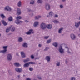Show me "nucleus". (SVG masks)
<instances>
[{
	"label": "nucleus",
	"instance_id": "nucleus-31",
	"mask_svg": "<svg viewBox=\"0 0 80 80\" xmlns=\"http://www.w3.org/2000/svg\"><path fill=\"white\" fill-rule=\"evenodd\" d=\"M8 20L10 22H12V21L13 20L12 19V17L11 16L9 18Z\"/></svg>",
	"mask_w": 80,
	"mask_h": 80
},
{
	"label": "nucleus",
	"instance_id": "nucleus-59",
	"mask_svg": "<svg viewBox=\"0 0 80 80\" xmlns=\"http://www.w3.org/2000/svg\"><path fill=\"white\" fill-rule=\"evenodd\" d=\"M0 25H1V23H0Z\"/></svg>",
	"mask_w": 80,
	"mask_h": 80
},
{
	"label": "nucleus",
	"instance_id": "nucleus-52",
	"mask_svg": "<svg viewBox=\"0 0 80 80\" xmlns=\"http://www.w3.org/2000/svg\"><path fill=\"white\" fill-rule=\"evenodd\" d=\"M62 2H65L66 1V0H62Z\"/></svg>",
	"mask_w": 80,
	"mask_h": 80
},
{
	"label": "nucleus",
	"instance_id": "nucleus-39",
	"mask_svg": "<svg viewBox=\"0 0 80 80\" xmlns=\"http://www.w3.org/2000/svg\"><path fill=\"white\" fill-rule=\"evenodd\" d=\"M71 80H75V78L74 77H72L71 78Z\"/></svg>",
	"mask_w": 80,
	"mask_h": 80
},
{
	"label": "nucleus",
	"instance_id": "nucleus-8",
	"mask_svg": "<svg viewBox=\"0 0 80 80\" xmlns=\"http://www.w3.org/2000/svg\"><path fill=\"white\" fill-rule=\"evenodd\" d=\"M4 10L6 11H11L12 10V8L9 6H8L5 8Z\"/></svg>",
	"mask_w": 80,
	"mask_h": 80
},
{
	"label": "nucleus",
	"instance_id": "nucleus-48",
	"mask_svg": "<svg viewBox=\"0 0 80 80\" xmlns=\"http://www.w3.org/2000/svg\"><path fill=\"white\" fill-rule=\"evenodd\" d=\"M65 48H66V49H67V50H69V48H68V47L67 46H66L65 47Z\"/></svg>",
	"mask_w": 80,
	"mask_h": 80
},
{
	"label": "nucleus",
	"instance_id": "nucleus-42",
	"mask_svg": "<svg viewBox=\"0 0 80 80\" xmlns=\"http://www.w3.org/2000/svg\"><path fill=\"white\" fill-rule=\"evenodd\" d=\"M38 47L39 48H41V47H42V44H38Z\"/></svg>",
	"mask_w": 80,
	"mask_h": 80
},
{
	"label": "nucleus",
	"instance_id": "nucleus-28",
	"mask_svg": "<svg viewBox=\"0 0 80 80\" xmlns=\"http://www.w3.org/2000/svg\"><path fill=\"white\" fill-rule=\"evenodd\" d=\"M52 22H53L54 23H59V22L57 20H54L52 21Z\"/></svg>",
	"mask_w": 80,
	"mask_h": 80
},
{
	"label": "nucleus",
	"instance_id": "nucleus-36",
	"mask_svg": "<svg viewBox=\"0 0 80 80\" xmlns=\"http://www.w3.org/2000/svg\"><path fill=\"white\" fill-rule=\"evenodd\" d=\"M48 49H49V48H48V47H46L44 50V51H47V50H48Z\"/></svg>",
	"mask_w": 80,
	"mask_h": 80
},
{
	"label": "nucleus",
	"instance_id": "nucleus-18",
	"mask_svg": "<svg viewBox=\"0 0 80 80\" xmlns=\"http://www.w3.org/2000/svg\"><path fill=\"white\" fill-rule=\"evenodd\" d=\"M52 45H53V46H54V47H55V48H57V47H58V43L57 42H53L52 44Z\"/></svg>",
	"mask_w": 80,
	"mask_h": 80
},
{
	"label": "nucleus",
	"instance_id": "nucleus-60",
	"mask_svg": "<svg viewBox=\"0 0 80 80\" xmlns=\"http://www.w3.org/2000/svg\"><path fill=\"white\" fill-rule=\"evenodd\" d=\"M79 31H80V28H79Z\"/></svg>",
	"mask_w": 80,
	"mask_h": 80
},
{
	"label": "nucleus",
	"instance_id": "nucleus-15",
	"mask_svg": "<svg viewBox=\"0 0 80 80\" xmlns=\"http://www.w3.org/2000/svg\"><path fill=\"white\" fill-rule=\"evenodd\" d=\"M21 57H22V58H25V57H26L25 54H24V52H21Z\"/></svg>",
	"mask_w": 80,
	"mask_h": 80
},
{
	"label": "nucleus",
	"instance_id": "nucleus-30",
	"mask_svg": "<svg viewBox=\"0 0 80 80\" xmlns=\"http://www.w3.org/2000/svg\"><path fill=\"white\" fill-rule=\"evenodd\" d=\"M29 65H35V62H28Z\"/></svg>",
	"mask_w": 80,
	"mask_h": 80
},
{
	"label": "nucleus",
	"instance_id": "nucleus-26",
	"mask_svg": "<svg viewBox=\"0 0 80 80\" xmlns=\"http://www.w3.org/2000/svg\"><path fill=\"white\" fill-rule=\"evenodd\" d=\"M14 65L16 67H19L20 66V64L19 62H15L14 63Z\"/></svg>",
	"mask_w": 80,
	"mask_h": 80
},
{
	"label": "nucleus",
	"instance_id": "nucleus-6",
	"mask_svg": "<svg viewBox=\"0 0 80 80\" xmlns=\"http://www.w3.org/2000/svg\"><path fill=\"white\" fill-rule=\"evenodd\" d=\"M80 25V21L79 22H76L75 23V26L76 28H78Z\"/></svg>",
	"mask_w": 80,
	"mask_h": 80
},
{
	"label": "nucleus",
	"instance_id": "nucleus-38",
	"mask_svg": "<svg viewBox=\"0 0 80 80\" xmlns=\"http://www.w3.org/2000/svg\"><path fill=\"white\" fill-rule=\"evenodd\" d=\"M9 31H10L9 29L8 28V29H6V33H8V32H9Z\"/></svg>",
	"mask_w": 80,
	"mask_h": 80
},
{
	"label": "nucleus",
	"instance_id": "nucleus-19",
	"mask_svg": "<svg viewBox=\"0 0 80 80\" xmlns=\"http://www.w3.org/2000/svg\"><path fill=\"white\" fill-rule=\"evenodd\" d=\"M17 5L19 7H22V2L21 1H19L18 2L17 4Z\"/></svg>",
	"mask_w": 80,
	"mask_h": 80
},
{
	"label": "nucleus",
	"instance_id": "nucleus-1",
	"mask_svg": "<svg viewBox=\"0 0 80 80\" xmlns=\"http://www.w3.org/2000/svg\"><path fill=\"white\" fill-rule=\"evenodd\" d=\"M16 18L17 20L15 21V23H16L17 24V25H18V24H20V23H22L23 22V21H21L18 20V19H19V20L22 19V17H21V16H18Z\"/></svg>",
	"mask_w": 80,
	"mask_h": 80
},
{
	"label": "nucleus",
	"instance_id": "nucleus-9",
	"mask_svg": "<svg viewBox=\"0 0 80 80\" xmlns=\"http://www.w3.org/2000/svg\"><path fill=\"white\" fill-rule=\"evenodd\" d=\"M15 70L16 72H18V73L22 72V71H23L22 68H15Z\"/></svg>",
	"mask_w": 80,
	"mask_h": 80
},
{
	"label": "nucleus",
	"instance_id": "nucleus-47",
	"mask_svg": "<svg viewBox=\"0 0 80 80\" xmlns=\"http://www.w3.org/2000/svg\"><path fill=\"white\" fill-rule=\"evenodd\" d=\"M67 52L68 53H71V52H70V50H69V49L68 50Z\"/></svg>",
	"mask_w": 80,
	"mask_h": 80
},
{
	"label": "nucleus",
	"instance_id": "nucleus-16",
	"mask_svg": "<svg viewBox=\"0 0 80 80\" xmlns=\"http://www.w3.org/2000/svg\"><path fill=\"white\" fill-rule=\"evenodd\" d=\"M22 47L24 48H27L28 47V44L27 43H24L22 44Z\"/></svg>",
	"mask_w": 80,
	"mask_h": 80
},
{
	"label": "nucleus",
	"instance_id": "nucleus-14",
	"mask_svg": "<svg viewBox=\"0 0 80 80\" xmlns=\"http://www.w3.org/2000/svg\"><path fill=\"white\" fill-rule=\"evenodd\" d=\"M45 8L47 10H49L50 9V6L48 4H46V5Z\"/></svg>",
	"mask_w": 80,
	"mask_h": 80
},
{
	"label": "nucleus",
	"instance_id": "nucleus-46",
	"mask_svg": "<svg viewBox=\"0 0 80 80\" xmlns=\"http://www.w3.org/2000/svg\"><path fill=\"white\" fill-rule=\"evenodd\" d=\"M29 70L30 71H33V68H29Z\"/></svg>",
	"mask_w": 80,
	"mask_h": 80
},
{
	"label": "nucleus",
	"instance_id": "nucleus-10",
	"mask_svg": "<svg viewBox=\"0 0 80 80\" xmlns=\"http://www.w3.org/2000/svg\"><path fill=\"white\" fill-rule=\"evenodd\" d=\"M9 29H10L11 32H14L15 30V27L14 26L11 25Z\"/></svg>",
	"mask_w": 80,
	"mask_h": 80
},
{
	"label": "nucleus",
	"instance_id": "nucleus-56",
	"mask_svg": "<svg viewBox=\"0 0 80 80\" xmlns=\"http://www.w3.org/2000/svg\"><path fill=\"white\" fill-rule=\"evenodd\" d=\"M16 55H17V56H19L18 53H16Z\"/></svg>",
	"mask_w": 80,
	"mask_h": 80
},
{
	"label": "nucleus",
	"instance_id": "nucleus-44",
	"mask_svg": "<svg viewBox=\"0 0 80 80\" xmlns=\"http://www.w3.org/2000/svg\"><path fill=\"white\" fill-rule=\"evenodd\" d=\"M49 38V36H45L44 37V39H48Z\"/></svg>",
	"mask_w": 80,
	"mask_h": 80
},
{
	"label": "nucleus",
	"instance_id": "nucleus-21",
	"mask_svg": "<svg viewBox=\"0 0 80 80\" xmlns=\"http://www.w3.org/2000/svg\"><path fill=\"white\" fill-rule=\"evenodd\" d=\"M18 41L19 42H23V38L22 37H20L18 38Z\"/></svg>",
	"mask_w": 80,
	"mask_h": 80
},
{
	"label": "nucleus",
	"instance_id": "nucleus-54",
	"mask_svg": "<svg viewBox=\"0 0 80 80\" xmlns=\"http://www.w3.org/2000/svg\"><path fill=\"white\" fill-rule=\"evenodd\" d=\"M25 22L26 23H28V21H27V20H26L25 21Z\"/></svg>",
	"mask_w": 80,
	"mask_h": 80
},
{
	"label": "nucleus",
	"instance_id": "nucleus-43",
	"mask_svg": "<svg viewBox=\"0 0 80 80\" xmlns=\"http://www.w3.org/2000/svg\"><path fill=\"white\" fill-rule=\"evenodd\" d=\"M31 59H34V56H33V55H31Z\"/></svg>",
	"mask_w": 80,
	"mask_h": 80
},
{
	"label": "nucleus",
	"instance_id": "nucleus-13",
	"mask_svg": "<svg viewBox=\"0 0 80 80\" xmlns=\"http://www.w3.org/2000/svg\"><path fill=\"white\" fill-rule=\"evenodd\" d=\"M21 14V11L20 10V9L18 8L17 9V15H19Z\"/></svg>",
	"mask_w": 80,
	"mask_h": 80
},
{
	"label": "nucleus",
	"instance_id": "nucleus-35",
	"mask_svg": "<svg viewBox=\"0 0 80 80\" xmlns=\"http://www.w3.org/2000/svg\"><path fill=\"white\" fill-rule=\"evenodd\" d=\"M51 39L48 40L46 42L47 43H51Z\"/></svg>",
	"mask_w": 80,
	"mask_h": 80
},
{
	"label": "nucleus",
	"instance_id": "nucleus-55",
	"mask_svg": "<svg viewBox=\"0 0 80 80\" xmlns=\"http://www.w3.org/2000/svg\"><path fill=\"white\" fill-rule=\"evenodd\" d=\"M66 64H67V63H68V61L67 60H66Z\"/></svg>",
	"mask_w": 80,
	"mask_h": 80
},
{
	"label": "nucleus",
	"instance_id": "nucleus-2",
	"mask_svg": "<svg viewBox=\"0 0 80 80\" xmlns=\"http://www.w3.org/2000/svg\"><path fill=\"white\" fill-rule=\"evenodd\" d=\"M7 48H8V46H3L2 47V48L3 49H4V50H0V53H5L6 52H7Z\"/></svg>",
	"mask_w": 80,
	"mask_h": 80
},
{
	"label": "nucleus",
	"instance_id": "nucleus-22",
	"mask_svg": "<svg viewBox=\"0 0 80 80\" xmlns=\"http://www.w3.org/2000/svg\"><path fill=\"white\" fill-rule=\"evenodd\" d=\"M1 22L4 26H6V25H7V24L6 23V22L4 21V20H2Z\"/></svg>",
	"mask_w": 80,
	"mask_h": 80
},
{
	"label": "nucleus",
	"instance_id": "nucleus-5",
	"mask_svg": "<svg viewBox=\"0 0 80 80\" xmlns=\"http://www.w3.org/2000/svg\"><path fill=\"white\" fill-rule=\"evenodd\" d=\"M7 59L8 61H11L12 59V55L11 54H8L7 56Z\"/></svg>",
	"mask_w": 80,
	"mask_h": 80
},
{
	"label": "nucleus",
	"instance_id": "nucleus-53",
	"mask_svg": "<svg viewBox=\"0 0 80 80\" xmlns=\"http://www.w3.org/2000/svg\"><path fill=\"white\" fill-rule=\"evenodd\" d=\"M18 79H19V78H20V75H18Z\"/></svg>",
	"mask_w": 80,
	"mask_h": 80
},
{
	"label": "nucleus",
	"instance_id": "nucleus-57",
	"mask_svg": "<svg viewBox=\"0 0 80 80\" xmlns=\"http://www.w3.org/2000/svg\"><path fill=\"white\" fill-rule=\"evenodd\" d=\"M78 37H80V34H79L78 35Z\"/></svg>",
	"mask_w": 80,
	"mask_h": 80
},
{
	"label": "nucleus",
	"instance_id": "nucleus-50",
	"mask_svg": "<svg viewBox=\"0 0 80 80\" xmlns=\"http://www.w3.org/2000/svg\"><path fill=\"white\" fill-rule=\"evenodd\" d=\"M26 80H31V79L29 78H27Z\"/></svg>",
	"mask_w": 80,
	"mask_h": 80
},
{
	"label": "nucleus",
	"instance_id": "nucleus-17",
	"mask_svg": "<svg viewBox=\"0 0 80 80\" xmlns=\"http://www.w3.org/2000/svg\"><path fill=\"white\" fill-rule=\"evenodd\" d=\"M63 28H61L60 29H59L58 32V33H59L60 34H61L62 33V32L63 31Z\"/></svg>",
	"mask_w": 80,
	"mask_h": 80
},
{
	"label": "nucleus",
	"instance_id": "nucleus-11",
	"mask_svg": "<svg viewBox=\"0 0 80 80\" xmlns=\"http://www.w3.org/2000/svg\"><path fill=\"white\" fill-rule=\"evenodd\" d=\"M71 38L72 40H73L76 38V37L75 36V34H71Z\"/></svg>",
	"mask_w": 80,
	"mask_h": 80
},
{
	"label": "nucleus",
	"instance_id": "nucleus-20",
	"mask_svg": "<svg viewBox=\"0 0 80 80\" xmlns=\"http://www.w3.org/2000/svg\"><path fill=\"white\" fill-rule=\"evenodd\" d=\"M46 28L48 29H51L52 28V25L51 24H49L48 26L46 25Z\"/></svg>",
	"mask_w": 80,
	"mask_h": 80
},
{
	"label": "nucleus",
	"instance_id": "nucleus-45",
	"mask_svg": "<svg viewBox=\"0 0 80 80\" xmlns=\"http://www.w3.org/2000/svg\"><path fill=\"white\" fill-rule=\"evenodd\" d=\"M58 16L57 14H55L54 16V17L55 18H58Z\"/></svg>",
	"mask_w": 80,
	"mask_h": 80
},
{
	"label": "nucleus",
	"instance_id": "nucleus-27",
	"mask_svg": "<svg viewBox=\"0 0 80 80\" xmlns=\"http://www.w3.org/2000/svg\"><path fill=\"white\" fill-rule=\"evenodd\" d=\"M42 17V16L40 15H39L38 16H36L35 17V20H38V19H39V18H40Z\"/></svg>",
	"mask_w": 80,
	"mask_h": 80
},
{
	"label": "nucleus",
	"instance_id": "nucleus-25",
	"mask_svg": "<svg viewBox=\"0 0 80 80\" xmlns=\"http://www.w3.org/2000/svg\"><path fill=\"white\" fill-rule=\"evenodd\" d=\"M29 61H30V58H28L24 60L23 62L24 63H26V62H29Z\"/></svg>",
	"mask_w": 80,
	"mask_h": 80
},
{
	"label": "nucleus",
	"instance_id": "nucleus-33",
	"mask_svg": "<svg viewBox=\"0 0 80 80\" xmlns=\"http://www.w3.org/2000/svg\"><path fill=\"white\" fill-rule=\"evenodd\" d=\"M0 17H1L2 18H5V16H4V15L3 14H2L0 15Z\"/></svg>",
	"mask_w": 80,
	"mask_h": 80
},
{
	"label": "nucleus",
	"instance_id": "nucleus-37",
	"mask_svg": "<svg viewBox=\"0 0 80 80\" xmlns=\"http://www.w3.org/2000/svg\"><path fill=\"white\" fill-rule=\"evenodd\" d=\"M30 3L32 5H33L34 4V1H32L31 2H30Z\"/></svg>",
	"mask_w": 80,
	"mask_h": 80
},
{
	"label": "nucleus",
	"instance_id": "nucleus-58",
	"mask_svg": "<svg viewBox=\"0 0 80 80\" xmlns=\"http://www.w3.org/2000/svg\"><path fill=\"white\" fill-rule=\"evenodd\" d=\"M0 37H1V34H0Z\"/></svg>",
	"mask_w": 80,
	"mask_h": 80
},
{
	"label": "nucleus",
	"instance_id": "nucleus-12",
	"mask_svg": "<svg viewBox=\"0 0 80 80\" xmlns=\"http://www.w3.org/2000/svg\"><path fill=\"white\" fill-rule=\"evenodd\" d=\"M45 60L47 61V62H50V56H46L45 58Z\"/></svg>",
	"mask_w": 80,
	"mask_h": 80
},
{
	"label": "nucleus",
	"instance_id": "nucleus-24",
	"mask_svg": "<svg viewBox=\"0 0 80 80\" xmlns=\"http://www.w3.org/2000/svg\"><path fill=\"white\" fill-rule=\"evenodd\" d=\"M29 63L28 62L25 63L23 65L24 67H29Z\"/></svg>",
	"mask_w": 80,
	"mask_h": 80
},
{
	"label": "nucleus",
	"instance_id": "nucleus-34",
	"mask_svg": "<svg viewBox=\"0 0 80 80\" xmlns=\"http://www.w3.org/2000/svg\"><path fill=\"white\" fill-rule=\"evenodd\" d=\"M37 2L38 3H42V0H38Z\"/></svg>",
	"mask_w": 80,
	"mask_h": 80
},
{
	"label": "nucleus",
	"instance_id": "nucleus-3",
	"mask_svg": "<svg viewBox=\"0 0 80 80\" xmlns=\"http://www.w3.org/2000/svg\"><path fill=\"white\" fill-rule=\"evenodd\" d=\"M40 27L42 30H45L47 28V25L45 23H42L41 24Z\"/></svg>",
	"mask_w": 80,
	"mask_h": 80
},
{
	"label": "nucleus",
	"instance_id": "nucleus-32",
	"mask_svg": "<svg viewBox=\"0 0 80 80\" xmlns=\"http://www.w3.org/2000/svg\"><path fill=\"white\" fill-rule=\"evenodd\" d=\"M56 65L58 67H59L60 65V62H56Z\"/></svg>",
	"mask_w": 80,
	"mask_h": 80
},
{
	"label": "nucleus",
	"instance_id": "nucleus-61",
	"mask_svg": "<svg viewBox=\"0 0 80 80\" xmlns=\"http://www.w3.org/2000/svg\"><path fill=\"white\" fill-rule=\"evenodd\" d=\"M14 80L13 79V80Z\"/></svg>",
	"mask_w": 80,
	"mask_h": 80
},
{
	"label": "nucleus",
	"instance_id": "nucleus-23",
	"mask_svg": "<svg viewBox=\"0 0 80 80\" xmlns=\"http://www.w3.org/2000/svg\"><path fill=\"white\" fill-rule=\"evenodd\" d=\"M39 22H36L34 23L33 26L34 27H36L37 26V25H38Z\"/></svg>",
	"mask_w": 80,
	"mask_h": 80
},
{
	"label": "nucleus",
	"instance_id": "nucleus-4",
	"mask_svg": "<svg viewBox=\"0 0 80 80\" xmlns=\"http://www.w3.org/2000/svg\"><path fill=\"white\" fill-rule=\"evenodd\" d=\"M64 49H63V48H62V46H60L58 48V51L59 52L62 54L64 53Z\"/></svg>",
	"mask_w": 80,
	"mask_h": 80
},
{
	"label": "nucleus",
	"instance_id": "nucleus-29",
	"mask_svg": "<svg viewBox=\"0 0 80 80\" xmlns=\"http://www.w3.org/2000/svg\"><path fill=\"white\" fill-rule=\"evenodd\" d=\"M49 16L52 17V16H53V12L52 11H51L49 13Z\"/></svg>",
	"mask_w": 80,
	"mask_h": 80
},
{
	"label": "nucleus",
	"instance_id": "nucleus-7",
	"mask_svg": "<svg viewBox=\"0 0 80 80\" xmlns=\"http://www.w3.org/2000/svg\"><path fill=\"white\" fill-rule=\"evenodd\" d=\"M33 29H30L28 32L25 33L27 35H31V34H33Z\"/></svg>",
	"mask_w": 80,
	"mask_h": 80
},
{
	"label": "nucleus",
	"instance_id": "nucleus-40",
	"mask_svg": "<svg viewBox=\"0 0 80 80\" xmlns=\"http://www.w3.org/2000/svg\"><path fill=\"white\" fill-rule=\"evenodd\" d=\"M59 7L60 8H63V5H59Z\"/></svg>",
	"mask_w": 80,
	"mask_h": 80
},
{
	"label": "nucleus",
	"instance_id": "nucleus-51",
	"mask_svg": "<svg viewBox=\"0 0 80 80\" xmlns=\"http://www.w3.org/2000/svg\"><path fill=\"white\" fill-rule=\"evenodd\" d=\"M30 16L31 17H33V13L31 14H30Z\"/></svg>",
	"mask_w": 80,
	"mask_h": 80
},
{
	"label": "nucleus",
	"instance_id": "nucleus-49",
	"mask_svg": "<svg viewBox=\"0 0 80 80\" xmlns=\"http://www.w3.org/2000/svg\"><path fill=\"white\" fill-rule=\"evenodd\" d=\"M38 78L39 80H41L42 79V78L40 77H38Z\"/></svg>",
	"mask_w": 80,
	"mask_h": 80
},
{
	"label": "nucleus",
	"instance_id": "nucleus-41",
	"mask_svg": "<svg viewBox=\"0 0 80 80\" xmlns=\"http://www.w3.org/2000/svg\"><path fill=\"white\" fill-rule=\"evenodd\" d=\"M8 72H9V74L10 75H13V73H12V72H10V70L8 71Z\"/></svg>",
	"mask_w": 80,
	"mask_h": 80
}]
</instances>
